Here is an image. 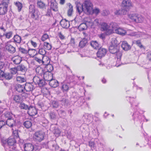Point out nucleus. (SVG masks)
Instances as JSON below:
<instances>
[{
	"instance_id": "1",
	"label": "nucleus",
	"mask_w": 151,
	"mask_h": 151,
	"mask_svg": "<svg viewBox=\"0 0 151 151\" xmlns=\"http://www.w3.org/2000/svg\"><path fill=\"white\" fill-rule=\"evenodd\" d=\"M119 46L117 43L116 40H112L109 47V51L111 53L115 54L116 56L117 60V62H119L122 55V52L119 51Z\"/></svg>"
},
{
	"instance_id": "2",
	"label": "nucleus",
	"mask_w": 151,
	"mask_h": 151,
	"mask_svg": "<svg viewBox=\"0 0 151 151\" xmlns=\"http://www.w3.org/2000/svg\"><path fill=\"white\" fill-rule=\"evenodd\" d=\"M2 144L4 146L6 151H9L11 149L16 147V141L15 138H9L1 140Z\"/></svg>"
},
{
	"instance_id": "3",
	"label": "nucleus",
	"mask_w": 151,
	"mask_h": 151,
	"mask_svg": "<svg viewBox=\"0 0 151 151\" xmlns=\"http://www.w3.org/2000/svg\"><path fill=\"white\" fill-rule=\"evenodd\" d=\"M75 4L76 9H79V8H81V9H93V5L92 3L89 0H85L82 4H80L79 1H76ZM94 9H99L98 8H96Z\"/></svg>"
},
{
	"instance_id": "4",
	"label": "nucleus",
	"mask_w": 151,
	"mask_h": 151,
	"mask_svg": "<svg viewBox=\"0 0 151 151\" xmlns=\"http://www.w3.org/2000/svg\"><path fill=\"white\" fill-rule=\"evenodd\" d=\"M101 30L102 31L105 32V33L106 35H109L112 34V30L111 29L106 23L102 22L100 24Z\"/></svg>"
},
{
	"instance_id": "5",
	"label": "nucleus",
	"mask_w": 151,
	"mask_h": 151,
	"mask_svg": "<svg viewBox=\"0 0 151 151\" xmlns=\"http://www.w3.org/2000/svg\"><path fill=\"white\" fill-rule=\"evenodd\" d=\"M129 17L133 21L137 23H141L144 20V18L137 14H133L129 15Z\"/></svg>"
},
{
	"instance_id": "6",
	"label": "nucleus",
	"mask_w": 151,
	"mask_h": 151,
	"mask_svg": "<svg viewBox=\"0 0 151 151\" xmlns=\"http://www.w3.org/2000/svg\"><path fill=\"white\" fill-rule=\"evenodd\" d=\"M45 134L41 131L35 132L33 136L34 140L37 142H40L42 141L44 137Z\"/></svg>"
},
{
	"instance_id": "7",
	"label": "nucleus",
	"mask_w": 151,
	"mask_h": 151,
	"mask_svg": "<svg viewBox=\"0 0 151 151\" xmlns=\"http://www.w3.org/2000/svg\"><path fill=\"white\" fill-rule=\"evenodd\" d=\"M73 83L72 82H66L65 81L62 83L61 88L63 92L64 93H66L68 91L69 88L72 87V84Z\"/></svg>"
},
{
	"instance_id": "8",
	"label": "nucleus",
	"mask_w": 151,
	"mask_h": 151,
	"mask_svg": "<svg viewBox=\"0 0 151 151\" xmlns=\"http://www.w3.org/2000/svg\"><path fill=\"white\" fill-rule=\"evenodd\" d=\"M138 109H137V111L133 113L132 116L133 119L134 121L137 122L141 123L143 117L142 116L141 114L138 111Z\"/></svg>"
},
{
	"instance_id": "9",
	"label": "nucleus",
	"mask_w": 151,
	"mask_h": 151,
	"mask_svg": "<svg viewBox=\"0 0 151 151\" xmlns=\"http://www.w3.org/2000/svg\"><path fill=\"white\" fill-rule=\"evenodd\" d=\"M33 81L36 85H38L40 87H42L45 85L46 82L43 79H40L37 76H35L33 79Z\"/></svg>"
},
{
	"instance_id": "10",
	"label": "nucleus",
	"mask_w": 151,
	"mask_h": 151,
	"mask_svg": "<svg viewBox=\"0 0 151 151\" xmlns=\"http://www.w3.org/2000/svg\"><path fill=\"white\" fill-rule=\"evenodd\" d=\"M121 6L123 9H130L132 6V5L130 0H123L121 4Z\"/></svg>"
},
{
	"instance_id": "11",
	"label": "nucleus",
	"mask_w": 151,
	"mask_h": 151,
	"mask_svg": "<svg viewBox=\"0 0 151 151\" xmlns=\"http://www.w3.org/2000/svg\"><path fill=\"white\" fill-rule=\"evenodd\" d=\"M49 145L50 149L52 151H59L60 149L55 141H51L49 143Z\"/></svg>"
},
{
	"instance_id": "12",
	"label": "nucleus",
	"mask_w": 151,
	"mask_h": 151,
	"mask_svg": "<svg viewBox=\"0 0 151 151\" xmlns=\"http://www.w3.org/2000/svg\"><path fill=\"white\" fill-rule=\"evenodd\" d=\"M98 49V50L96 53L97 57L101 58L104 56L107 52V49L100 47Z\"/></svg>"
},
{
	"instance_id": "13",
	"label": "nucleus",
	"mask_w": 151,
	"mask_h": 151,
	"mask_svg": "<svg viewBox=\"0 0 151 151\" xmlns=\"http://www.w3.org/2000/svg\"><path fill=\"white\" fill-rule=\"evenodd\" d=\"M23 147L25 151H32L35 150L34 145L30 143H25Z\"/></svg>"
},
{
	"instance_id": "14",
	"label": "nucleus",
	"mask_w": 151,
	"mask_h": 151,
	"mask_svg": "<svg viewBox=\"0 0 151 151\" xmlns=\"http://www.w3.org/2000/svg\"><path fill=\"white\" fill-rule=\"evenodd\" d=\"M5 122L6 124L11 128L16 126V121L12 118H8Z\"/></svg>"
},
{
	"instance_id": "15",
	"label": "nucleus",
	"mask_w": 151,
	"mask_h": 151,
	"mask_svg": "<svg viewBox=\"0 0 151 151\" xmlns=\"http://www.w3.org/2000/svg\"><path fill=\"white\" fill-rule=\"evenodd\" d=\"M52 78V75L51 73L46 72L43 74V79L45 82L47 81L49 82Z\"/></svg>"
},
{
	"instance_id": "16",
	"label": "nucleus",
	"mask_w": 151,
	"mask_h": 151,
	"mask_svg": "<svg viewBox=\"0 0 151 151\" xmlns=\"http://www.w3.org/2000/svg\"><path fill=\"white\" fill-rule=\"evenodd\" d=\"M27 113L31 116H34L37 113V110L35 107L29 106L28 110Z\"/></svg>"
},
{
	"instance_id": "17",
	"label": "nucleus",
	"mask_w": 151,
	"mask_h": 151,
	"mask_svg": "<svg viewBox=\"0 0 151 151\" xmlns=\"http://www.w3.org/2000/svg\"><path fill=\"white\" fill-rule=\"evenodd\" d=\"M40 13L38 10H32L29 12V15L31 17L37 19L39 17Z\"/></svg>"
},
{
	"instance_id": "18",
	"label": "nucleus",
	"mask_w": 151,
	"mask_h": 151,
	"mask_svg": "<svg viewBox=\"0 0 151 151\" xmlns=\"http://www.w3.org/2000/svg\"><path fill=\"white\" fill-rule=\"evenodd\" d=\"M60 24L63 28L65 29L68 28L70 25L69 21L65 19H62L60 22Z\"/></svg>"
},
{
	"instance_id": "19",
	"label": "nucleus",
	"mask_w": 151,
	"mask_h": 151,
	"mask_svg": "<svg viewBox=\"0 0 151 151\" xmlns=\"http://www.w3.org/2000/svg\"><path fill=\"white\" fill-rule=\"evenodd\" d=\"M24 91L26 92H29L34 89V87L32 84L29 83H26L24 86Z\"/></svg>"
},
{
	"instance_id": "20",
	"label": "nucleus",
	"mask_w": 151,
	"mask_h": 151,
	"mask_svg": "<svg viewBox=\"0 0 151 151\" xmlns=\"http://www.w3.org/2000/svg\"><path fill=\"white\" fill-rule=\"evenodd\" d=\"M5 48L6 50L11 54H13L16 51L15 48L10 44H7L5 46Z\"/></svg>"
},
{
	"instance_id": "21",
	"label": "nucleus",
	"mask_w": 151,
	"mask_h": 151,
	"mask_svg": "<svg viewBox=\"0 0 151 151\" xmlns=\"http://www.w3.org/2000/svg\"><path fill=\"white\" fill-rule=\"evenodd\" d=\"M90 45L95 49H98L100 47V44L96 40H92L90 42Z\"/></svg>"
},
{
	"instance_id": "22",
	"label": "nucleus",
	"mask_w": 151,
	"mask_h": 151,
	"mask_svg": "<svg viewBox=\"0 0 151 151\" xmlns=\"http://www.w3.org/2000/svg\"><path fill=\"white\" fill-rule=\"evenodd\" d=\"M121 47L125 51H127L131 48V46L126 41H124L122 42Z\"/></svg>"
},
{
	"instance_id": "23",
	"label": "nucleus",
	"mask_w": 151,
	"mask_h": 151,
	"mask_svg": "<svg viewBox=\"0 0 151 151\" xmlns=\"http://www.w3.org/2000/svg\"><path fill=\"white\" fill-rule=\"evenodd\" d=\"M49 85L52 87L56 88L59 85L58 81L53 78L49 82Z\"/></svg>"
},
{
	"instance_id": "24",
	"label": "nucleus",
	"mask_w": 151,
	"mask_h": 151,
	"mask_svg": "<svg viewBox=\"0 0 151 151\" xmlns=\"http://www.w3.org/2000/svg\"><path fill=\"white\" fill-rule=\"evenodd\" d=\"M81 96H79L78 93L75 92L73 93L72 96L71 97V101L74 103L76 102L77 100L80 98Z\"/></svg>"
},
{
	"instance_id": "25",
	"label": "nucleus",
	"mask_w": 151,
	"mask_h": 151,
	"mask_svg": "<svg viewBox=\"0 0 151 151\" xmlns=\"http://www.w3.org/2000/svg\"><path fill=\"white\" fill-rule=\"evenodd\" d=\"M13 100L15 103L19 104L22 101V99L21 96L19 95H15L13 96Z\"/></svg>"
},
{
	"instance_id": "26",
	"label": "nucleus",
	"mask_w": 151,
	"mask_h": 151,
	"mask_svg": "<svg viewBox=\"0 0 151 151\" xmlns=\"http://www.w3.org/2000/svg\"><path fill=\"white\" fill-rule=\"evenodd\" d=\"M109 27H110L111 29L112 30V33L114 32V30H115V32L119 28L117 24L114 22L111 23L109 25Z\"/></svg>"
},
{
	"instance_id": "27",
	"label": "nucleus",
	"mask_w": 151,
	"mask_h": 151,
	"mask_svg": "<svg viewBox=\"0 0 151 151\" xmlns=\"http://www.w3.org/2000/svg\"><path fill=\"white\" fill-rule=\"evenodd\" d=\"M129 98H130L129 102L130 103L131 107L133 108L136 107V109H137V107L139 104L136 101V100H134L133 98H130V97H129Z\"/></svg>"
},
{
	"instance_id": "28",
	"label": "nucleus",
	"mask_w": 151,
	"mask_h": 151,
	"mask_svg": "<svg viewBox=\"0 0 151 151\" xmlns=\"http://www.w3.org/2000/svg\"><path fill=\"white\" fill-rule=\"evenodd\" d=\"M15 90L19 93H21L23 92L24 89V87L20 84H17L15 86Z\"/></svg>"
},
{
	"instance_id": "29",
	"label": "nucleus",
	"mask_w": 151,
	"mask_h": 151,
	"mask_svg": "<svg viewBox=\"0 0 151 151\" xmlns=\"http://www.w3.org/2000/svg\"><path fill=\"white\" fill-rule=\"evenodd\" d=\"M91 10H76V12L79 15H83L84 14L87 15H89V11Z\"/></svg>"
},
{
	"instance_id": "30",
	"label": "nucleus",
	"mask_w": 151,
	"mask_h": 151,
	"mask_svg": "<svg viewBox=\"0 0 151 151\" xmlns=\"http://www.w3.org/2000/svg\"><path fill=\"white\" fill-rule=\"evenodd\" d=\"M88 41L87 39L83 38L82 40L80 42L79 46L81 48L84 47L87 44Z\"/></svg>"
},
{
	"instance_id": "31",
	"label": "nucleus",
	"mask_w": 151,
	"mask_h": 151,
	"mask_svg": "<svg viewBox=\"0 0 151 151\" xmlns=\"http://www.w3.org/2000/svg\"><path fill=\"white\" fill-rule=\"evenodd\" d=\"M83 118L86 122H90L92 119L91 115L87 113H85L83 116Z\"/></svg>"
},
{
	"instance_id": "32",
	"label": "nucleus",
	"mask_w": 151,
	"mask_h": 151,
	"mask_svg": "<svg viewBox=\"0 0 151 151\" xmlns=\"http://www.w3.org/2000/svg\"><path fill=\"white\" fill-rule=\"evenodd\" d=\"M32 125V123L30 120H27L24 122L23 126L27 129H29L30 128Z\"/></svg>"
},
{
	"instance_id": "33",
	"label": "nucleus",
	"mask_w": 151,
	"mask_h": 151,
	"mask_svg": "<svg viewBox=\"0 0 151 151\" xmlns=\"http://www.w3.org/2000/svg\"><path fill=\"white\" fill-rule=\"evenodd\" d=\"M85 102V101L84 98L82 96H80V98L77 100L76 103V105L78 106H81L83 103Z\"/></svg>"
},
{
	"instance_id": "34",
	"label": "nucleus",
	"mask_w": 151,
	"mask_h": 151,
	"mask_svg": "<svg viewBox=\"0 0 151 151\" xmlns=\"http://www.w3.org/2000/svg\"><path fill=\"white\" fill-rule=\"evenodd\" d=\"M14 42L18 44H20L21 41V38L18 35H14L13 37Z\"/></svg>"
},
{
	"instance_id": "35",
	"label": "nucleus",
	"mask_w": 151,
	"mask_h": 151,
	"mask_svg": "<svg viewBox=\"0 0 151 151\" xmlns=\"http://www.w3.org/2000/svg\"><path fill=\"white\" fill-rule=\"evenodd\" d=\"M87 27L86 23H82L78 27V29L80 31H83L87 29Z\"/></svg>"
},
{
	"instance_id": "36",
	"label": "nucleus",
	"mask_w": 151,
	"mask_h": 151,
	"mask_svg": "<svg viewBox=\"0 0 151 151\" xmlns=\"http://www.w3.org/2000/svg\"><path fill=\"white\" fill-rule=\"evenodd\" d=\"M68 97L67 96H65L62 98V100H60L61 103L63 105H67L69 102L68 99Z\"/></svg>"
},
{
	"instance_id": "37",
	"label": "nucleus",
	"mask_w": 151,
	"mask_h": 151,
	"mask_svg": "<svg viewBox=\"0 0 151 151\" xmlns=\"http://www.w3.org/2000/svg\"><path fill=\"white\" fill-rule=\"evenodd\" d=\"M115 32L118 34L121 35H124L126 33L125 30L119 27L117 29L116 31Z\"/></svg>"
},
{
	"instance_id": "38",
	"label": "nucleus",
	"mask_w": 151,
	"mask_h": 151,
	"mask_svg": "<svg viewBox=\"0 0 151 151\" xmlns=\"http://www.w3.org/2000/svg\"><path fill=\"white\" fill-rule=\"evenodd\" d=\"M18 71H20L22 72H25L27 70V68L23 65H21L17 66Z\"/></svg>"
},
{
	"instance_id": "39",
	"label": "nucleus",
	"mask_w": 151,
	"mask_h": 151,
	"mask_svg": "<svg viewBox=\"0 0 151 151\" xmlns=\"http://www.w3.org/2000/svg\"><path fill=\"white\" fill-rule=\"evenodd\" d=\"M5 54L3 52L1 46H0V61H5Z\"/></svg>"
},
{
	"instance_id": "40",
	"label": "nucleus",
	"mask_w": 151,
	"mask_h": 151,
	"mask_svg": "<svg viewBox=\"0 0 151 151\" xmlns=\"http://www.w3.org/2000/svg\"><path fill=\"white\" fill-rule=\"evenodd\" d=\"M19 50L20 52L24 55L27 54L29 52V51L30 50V49H29L28 50H27L21 47L19 48Z\"/></svg>"
},
{
	"instance_id": "41",
	"label": "nucleus",
	"mask_w": 151,
	"mask_h": 151,
	"mask_svg": "<svg viewBox=\"0 0 151 151\" xmlns=\"http://www.w3.org/2000/svg\"><path fill=\"white\" fill-rule=\"evenodd\" d=\"M19 105V107L21 109L24 110H28L29 107L27 105L25 104L24 103L22 102Z\"/></svg>"
},
{
	"instance_id": "42",
	"label": "nucleus",
	"mask_w": 151,
	"mask_h": 151,
	"mask_svg": "<svg viewBox=\"0 0 151 151\" xmlns=\"http://www.w3.org/2000/svg\"><path fill=\"white\" fill-rule=\"evenodd\" d=\"M50 9H55L58 8L57 4L55 1L52 2L51 1L50 5Z\"/></svg>"
},
{
	"instance_id": "43",
	"label": "nucleus",
	"mask_w": 151,
	"mask_h": 151,
	"mask_svg": "<svg viewBox=\"0 0 151 151\" xmlns=\"http://www.w3.org/2000/svg\"><path fill=\"white\" fill-rule=\"evenodd\" d=\"M127 10H116L115 12V14L116 15H121L122 14H124L127 12Z\"/></svg>"
},
{
	"instance_id": "44",
	"label": "nucleus",
	"mask_w": 151,
	"mask_h": 151,
	"mask_svg": "<svg viewBox=\"0 0 151 151\" xmlns=\"http://www.w3.org/2000/svg\"><path fill=\"white\" fill-rule=\"evenodd\" d=\"M44 48L48 50H51L52 48L51 45L49 43L46 42H44Z\"/></svg>"
},
{
	"instance_id": "45",
	"label": "nucleus",
	"mask_w": 151,
	"mask_h": 151,
	"mask_svg": "<svg viewBox=\"0 0 151 151\" xmlns=\"http://www.w3.org/2000/svg\"><path fill=\"white\" fill-rule=\"evenodd\" d=\"M51 105L53 108H57L59 106L58 102L55 101H51Z\"/></svg>"
},
{
	"instance_id": "46",
	"label": "nucleus",
	"mask_w": 151,
	"mask_h": 151,
	"mask_svg": "<svg viewBox=\"0 0 151 151\" xmlns=\"http://www.w3.org/2000/svg\"><path fill=\"white\" fill-rule=\"evenodd\" d=\"M22 61L21 58L19 57L13 59V61L16 64H19Z\"/></svg>"
},
{
	"instance_id": "47",
	"label": "nucleus",
	"mask_w": 151,
	"mask_h": 151,
	"mask_svg": "<svg viewBox=\"0 0 151 151\" xmlns=\"http://www.w3.org/2000/svg\"><path fill=\"white\" fill-rule=\"evenodd\" d=\"M17 81L19 83H22L26 81V79L20 76H17Z\"/></svg>"
},
{
	"instance_id": "48",
	"label": "nucleus",
	"mask_w": 151,
	"mask_h": 151,
	"mask_svg": "<svg viewBox=\"0 0 151 151\" xmlns=\"http://www.w3.org/2000/svg\"><path fill=\"white\" fill-rule=\"evenodd\" d=\"M13 76L12 74L10 73H5L4 76V78L8 80L11 79L12 78Z\"/></svg>"
},
{
	"instance_id": "49",
	"label": "nucleus",
	"mask_w": 151,
	"mask_h": 151,
	"mask_svg": "<svg viewBox=\"0 0 151 151\" xmlns=\"http://www.w3.org/2000/svg\"><path fill=\"white\" fill-rule=\"evenodd\" d=\"M12 33L11 32H7L6 34H4L3 33V35L1 36V37H2L4 36H5L6 38L8 39L10 38L11 37L12 35Z\"/></svg>"
},
{
	"instance_id": "50",
	"label": "nucleus",
	"mask_w": 151,
	"mask_h": 151,
	"mask_svg": "<svg viewBox=\"0 0 151 151\" xmlns=\"http://www.w3.org/2000/svg\"><path fill=\"white\" fill-rule=\"evenodd\" d=\"M37 5L40 9H44L45 6V4L41 1H38L37 3Z\"/></svg>"
},
{
	"instance_id": "51",
	"label": "nucleus",
	"mask_w": 151,
	"mask_h": 151,
	"mask_svg": "<svg viewBox=\"0 0 151 151\" xmlns=\"http://www.w3.org/2000/svg\"><path fill=\"white\" fill-rule=\"evenodd\" d=\"M8 5L6 4L2 3L0 4V9H7Z\"/></svg>"
},
{
	"instance_id": "52",
	"label": "nucleus",
	"mask_w": 151,
	"mask_h": 151,
	"mask_svg": "<svg viewBox=\"0 0 151 151\" xmlns=\"http://www.w3.org/2000/svg\"><path fill=\"white\" fill-rule=\"evenodd\" d=\"M134 42L140 48H142L143 47V46L141 44V41L140 40H134Z\"/></svg>"
},
{
	"instance_id": "53",
	"label": "nucleus",
	"mask_w": 151,
	"mask_h": 151,
	"mask_svg": "<svg viewBox=\"0 0 151 151\" xmlns=\"http://www.w3.org/2000/svg\"><path fill=\"white\" fill-rule=\"evenodd\" d=\"M46 53V52L44 49L42 48L39 49L38 53L44 56V55Z\"/></svg>"
},
{
	"instance_id": "54",
	"label": "nucleus",
	"mask_w": 151,
	"mask_h": 151,
	"mask_svg": "<svg viewBox=\"0 0 151 151\" xmlns=\"http://www.w3.org/2000/svg\"><path fill=\"white\" fill-rule=\"evenodd\" d=\"M100 10H91V11H89V15H92V14H95L96 15H97L99 12Z\"/></svg>"
},
{
	"instance_id": "55",
	"label": "nucleus",
	"mask_w": 151,
	"mask_h": 151,
	"mask_svg": "<svg viewBox=\"0 0 151 151\" xmlns=\"http://www.w3.org/2000/svg\"><path fill=\"white\" fill-rule=\"evenodd\" d=\"M49 116L50 118L52 119H54L56 117L55 113L52 111H51L49 113Z\"/></svg>"
},
{
	"instance_id": "56",
	"label": "nucleus",
	"mask_w": 151,
	"mask_h": 151,
	"mask_svg": "<svg viewBox=\"0 0 151 151\" xmlns=\"http://www.w3.org/2000/svg\"><path fill=\"white\" fill-rule=\"evenodd\" d=\"M12 130H13V133L14 135V138H15H15H19V136L18 135V130H14V129H12Z\"/></svg>"
},
{
	"instance_id": "57",
	"label": "nucleus",
	"mask_w": 151,
	"mask_h": 151,
	"mask_svg": "<svg viewBox=\"0 0 151 151\" xmlns=\"http://www.w3.org/2000/svg\"><path fill=\"white\" fill-rule=\"evenodd\" d=\"M10 69L11 70V74H12V75L16 74L17 73V71H18L17 67L16 68L15 67L14 68H11Z\"/></svg>"
},
{
	"instance_id": "58",
	"label": "nucleus",
	"mask_w": 151,
	"mask_h": 151,
	"mask_svg": "<svg viewBox=\"0 0 151 151\" xmlns=\"http://www.w3.org/2000/svg\"><path fill=\"white\" fill-rule=\"evenodd\" d=\"M43 58L44 56L38 53L36 54L34 56V58H37L42 59H43Z\"/></svg>"
},
{
	"instance_id": "59",
	"label": "nucleus",
	"mask_w": 151,
	"mask_h": 151,
	"mask_svg": "<svg viewBox=\"0 0 151 151\" xmlns=\"http://www.w3.org/2000/svg\"><path fill=\"white\" fill-rule=\"evenodd\" d=\"M49 35L46 34H44L42 37V40L44 41L49 38Z\"/></svg>"
},
{
	"instance_id": "60",
	"label": "nucleus",
	"mask_w": 151,
	"mask_h": 151,
	"mask_svg": "<svg viewBox=\"0 0 151 151\" xmlns=\"http://www.w3.org/2000/svg\"><path fill=\"white\" fill-rule=\"evenodd\" d=\"M15 4L18 7V9H21L22 8V4L19 2H16L15 3Z\"/></svg>"
},
{
	"instance_id": "61",
	"label": "nucleus",
	"mask_w": 151,
	"mask_h": 151,
	"mask_svg": "<svg viewBox=\"0 0 151 151\" xmlns=\"http://www.w3.org/2000/svg\"><path fill=\"white\" fill-rule=\"evenodd\" d=\"M47 72L48 73H50L53 69L52 66L51 65H48L47 66Z\"/></svg>"
},
{
	"instance_id": "62",
	"label": "nucleus",
	"mask_w": 151,
	"mask_h": 151,
	"mask_svg": "<svg viewBox=\"0 0 151 151\" xmlns=\"http://www.w3.org/2000/svg\"><path fill=\"white\" fill-rule=\"evenodd\" d=\"M89 146L90 147L91 149L95 148V143L94 142L92 141H90L89 142Z\"/></svg>"
},
{
	"instance_id": "63",
	"label": "nucleus",
	"mask_w": 151,
	"mask_h": 151,
	"mask_svg": "<svg viewBox=\"0 0 151 151\" xmlns=\"http://www.w3.org/2000/svg\"><path fill=\"white\" fill-rule=\"evenodd\" d=\"M60 133L61 132L59 129H55L54 133L56 136H58L60 134Z\"/></svg>"
},
{
	"instance_id": "64",
	"label": "nucleus",
	"mask_w": 151,
	"mask_h": 151,
	"mask_svg": "<svg viewBox=\"0 0 151 151\" xmlns=\"http://www.w3.org/2000/svg\"><path fill=\"white\" fill-rule=\"evenodd\" d=\"M109 14V10H103L101 14L103 16H106Z\"/></svg>"
}]
</instances>
